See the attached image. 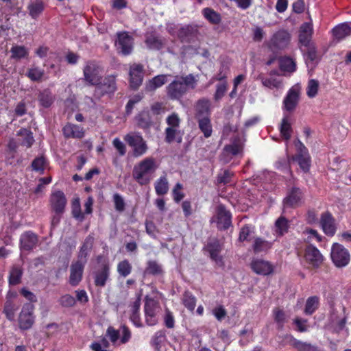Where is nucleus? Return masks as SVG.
Masks as SVG:
<instances>
[{
	"instance_id": "f257e3e1",
	"label": "nucleus",
	"mask_w": 351,
	"mask_h": 351,
	"mask_svg": "<svg viewBox=\"0 0 351 351\" xmlns=\"http://www.w3.org/2000/svg\"><path fill=\"white\" fill-rule=\"evenodd\" d=\"M197 76L190 73L186 75H176L166 87L167 97L171 100H180L190 90L197 86Z\"/></svg>"
},
{
	"instance_id": "b1692460",
	"label": "nucleus",
	"mask_w": 351,
	"mask_h": 351,
	"mask_svg": "<svg viewBox=\"0 0 351 351\" xmlns=\"http://www.w3.org/2000/svg\"><path fill=\"white\" fill-rule=\"evenodd\" d=\"M320 224L324 233L333 236L336 231L335 219L329 212L323 213L320 218Z\"/></svg>"
},
{
	"instance_id": "69168bd1",
	"label": "nucleus",
	"mask_w": 351,
	"mask_h": 351,
	"mask_svg": "<svg viewBox=\"0 0 351 351\" xmlns=\"http://www.w3.org/2000/svg\"><path fill=\"white\" fill-rule=\"evenodd\" d=\"M274 315L275 322L278 324V327L282 328L286 320L285 313L279 308H275L274 310Z\"/></svg>"
},
{
	"instance_id": "473e14b6",
	"label": "nucleus",
	"mask_w": 351,
	"mask_h": 351,
	"mask_svg": "<svg viewBox=\"0 0 351 351\" xmlns=\"http://www.w3.org/2000/svg\"><path fill=\"white\" fill-rule=\"evenodd\" d=\"M332 34L339 41L351 34V27L348 24L342 23L332 29Z\"/></svg>"
},
{
	"instance_id": "4468645a",
	"label": "nucleus",
	"mask_w": 351,
	"mask_h": 351,
	"mask_svg": "<svg viewBox=\"0 0 351 351\" xmlns=\"http://www.w3.org/2000/svg\"><path fill=\"white\" fill-rule=\"evenodd\" d=\"M50 206L53 213H64L66 205V199L61 191H56L51 194Z\"/></svg>"
},
{
	"instance_id": "37998d69",
	"label": "nucleus",
	"mask_w": 351,
	"mask_h": 351,
	"mask_svg": "<svg viewBox=\"0 0 351 351\" xmlns=\"http://www.w3.org/2000/svg\"><path fill=\"white\" fill-rule=\"evenodd\" d=\"M197 121L199 128L204 133V136L210 137L213 132L210 118L207 117L198 118Z\"/></svg>"
},
{
	"instance_id": "ddd939ff",
	"label": "nucleus",
	"mask_w": 351,
	"mask_h": 351,
	"mask_svg": "<svg viewBox=\"0 0 351 351\" xmlns=\"http://www.w3.org/2000/svg\"><path fill=\"white\" fill-rule=\"evenodd\" d=\"M176 34L182 42L191 43L197 38L199 32L197 26L187 25L179 27Z\"/></svg>"
},
{
	"instance_id": "774afa93",
	"label": "nucleus",
	"mask_w": 351,
	"mask_h": 351,
	"mask_svg": "<svg viewBox=\"0 0 351 351\" xmlns=\"http://www.w3.org/2000/svg\"><path fill=\"white\" fill-rule=\"evenodd\" d=\"M164 324L168 328H173L175 325V319L173 313L171 312L168 308L165 309V313L164 315Z\"/></svg>"
},
{
	"instance_id": "5fc2aeb1",
	"label": "nucleus",
	"mask_w": 351,
	"mask_h": 351,
	"mask_svg": "<svg viewBox=\"0 0 351 351\" xmlns=\"http://www.w3.org/2000/svg\"><path fill=\"white\" fill-rule=\"evenodd\" d=\"M38 99L40 105L45 108L49 107L53 101V97L51 93L48 90L42 92L39 95Z\"/></svg>"
},
{
	"instance_id": "864d4df0",
	"label": "nucleus",
	"mask_w": 351,
	"mask_h": 351,
	"mask_svg": "<svg viewBox=\"0 0 351 351\" xmlns=\"http://www.w3.org/2000/svg\"><path fill=\"white\" fill-rule=\"evenodd\" d=\"M182 300L185 307L191 311H194L196 305V298L191 293L184 292Z\"/></svg>"
},
{
	"instance_id": "f704fd0d",
	"label": "nucleus",
	"mask_w": 351,
	"mask_h": 351,
	"mask_svg": "<svg viewBox=\"0 0 351 351\" xmlns=\"http://www.w3.org/2000/svg\"><path fill=\"white\" fill-rule=\"evenodd\" d=\"M204 17L211 24L219 25L221 21V14L210 8H205L202 10Z\"/></svg>"
},
{
	"instance_id": "4be33fe9",
	"label": "nucleus",
	"mask_w": 351,
	"mask_h": 351,
	"mask_svg": "<svg viewBox=\"0 0 351 351\" xmlns=\"http://www.w3.org/2000/svg\"><path fill=\"white\" fill-rule=\"evenodd\" d=\"M299 87L293 86L289 89L283 101L284 107L287 111H293L295 108L299 101Z\"/></svg>"
},
{
	"instance_id": "c85d7f7f",
	"label": "nucleus",
	"mask_w": 351,
	"mask_h": 351,
	"mask_svg": "<svg viewBox=\"0 0 351 351\" xmlns=\"http://www.w3.org/2000/svg\"><path fill=\"white\" fill-rule=\"evenodd\" d=\"M168 75H158L149 80L145 86L146 92H154L167 82Z\"/></svg>"
},
{
	"instance_id": "49530a36",
	"label": "nucleus",
	"mask_w": 351,
	"mask_h": 351,
	"mask_svg": "<svg viewBox=\"0 0 351 351\" xmlns=\"http://www.w3.org/2000/svg\"><path fill=\"white\" fill-rule=\"evenodd\" d=\"M137 125L142 129H148L152 125V120L148 112H141L136 117Z\"/></svg>"
},
{
	"instance_id": "c9c22d12",
	"label": "nucleus",
	"mask_w": 351,
	"mask_h": 351,
	"mask_svg": "<svg viewBox=\"0 0 351 351\" xmlns=\"http://www.w3.org/2000/svg\"><path fill=\"white\" fill-rule=\"evenodd\" d=\"M345 325L346 319L344 317H339L334 312L331 313L329 319V323L328 325L330 328H332L335 331L338 332L342 330L344 328Z\"/></svg>"
},
{
	"instance_id": "4d7b16f0",
	"label": "nucleus",
	"mask_w": 351,
	"mask_h": 351,
	"mask_svg": "<svg viewBox=\"0 0 351 351\" xmlns=\"http://www.w3.org/2000/svg\"><path fill=\"white\" fill-rule=\"evenodd\" d=\"M292 346L297 349L298 351H317L316 348L311 344L295 339L293 340Z\"/></svg>"
},
{
	"instance_id": "a19ab883",
	"label": "nucleus",
	"mask_w": 351,
	"mask_h": 351,
	"mask_svg": "<svg viewBox=\"0 0 351 351\" xmlns=\"http://www.w3.org/2000/svg\"><path fill=\"white\" fill-rule=\"evenodd\" d=\"M145 274L153 276H160L163 274L162 265L156 261H148Z\"/></svg>"
},
{
	"instance_id": "ea45409f",
	"label": "nucleus",
	"mask_w": 351,
	"mask_h": 351,
	"mask_svg": "<svg viewBox=\"0 0 351 351\" xmlns=\"http://www.w3.org/2000/svg\"><path fill=\"white\" fill-rule=\"evenodd\" d=\"M279 67L282 71L293 73L295 71L296 65L293 59L285 56L279 58Z\"/></svg>"
},
{
	"instance_id": "2f4dec72",
	"label": "nucleus",
	"mask_w": 351,
	"mask_h": 351,
	"mask_svg": "<svg viewBox=\"0 0 351 351\" xmlns=\"http://www.w3.org/2000/svg\"><path fill=\"white\" fill-rule=\"evenodd\" d=\"M165 135V140L167 143H171L174 141L181 143L182 141V134L180 128H166Z\"/></svg>"
},
{
	"instance_id": "bf43d9fd",
	"label": "nucleus",
	"mask_w": 351,
	"mask_h": 351,
	"mask_svg": "<svg viewBox=\"0 0 351 351\" xmlns=\"http://www.w3.org/2000/svg\"><path fill=\"white\" fill-rule=\"evenodd\" d=\"M146 44L152 49H160L163 45L162 41L158 37L151 35L146 39Z\"/></svg>"
},
{
	"instance_id": "79ce46f5",
	"label": "nucleus",
	"mask_w": 351,
	"mask_h": 351,
	"mask_svg": "<svg viewBox=\"0 0 351 351\" xmlns=\"http://www.w3.org/2000/svg\"><path fill=\"white\" fill-rule=\"evenodd\" d=\"M17 135L19 136L22 137L21 139V145L23 146L27 147V148L30 147L34 142V139L32 135V132L26 129V128H21L17 132Z\"/></svg>"
},
{
	"instance_id": "0e129e2a",
	"label": "nucleus",
	"mask_w": 351,
	"mask_h": 351,
	"mask_svg": "<svg viewBox=\"0 0 351 351\" xmlns=\"http://www.w3.org/2000/svg\"><path fill=\"white\" fill-rule=\"evenodd\" d=\"M17 307L12 303L10 301H7L4 306V313L7 318L10 320H13L14 318V314Z\"/></svg>"
},
{
	"instance_id": "cd10ccee",
	"label": "nucleus",
	"mask_w": 351,
	"mask_h": 351,
	"mask_svg": "<svg viewBox=\"0 0 351 351\" xmlns=\"http://www.w3.org/2000/svg\"><path fill=\"white\" fill-rule=\"evenodd\" d=\"M62 131L66 138H82L84 136L83 128L73 123H67Z\"/></svg>"
},
{
	"instance_id": "3c124183",
	"label": "nucleus",
	"mask_w": 351,
	"mask_h": 351,
	"mask_svg": "<svg viewBox=\"0 0 351 351\" xmlns=\"http://www.w3.org/2000/svg\"><path fill=\"white\" fill-rule=\"evenodd\" d=\"M318 306L319 298L317 296L310 297L306 300L304 313L306 315H311L317 309Z\"/></svg>"
},
{
	"instance_id": "e2e57ef3",
	"label": "nucleus",
	"mask_w": 351,
	"mask_h": 351,
	"mask_svg": "<svg viewBox=\"0 0 351 351\" xmlns=\"http://www.w3.org/2000/svg\"><path fill=\"white\" fill-rule=\"evenodd\" d=\"M304 235H306V241L307 242H311L313 240H315L318 242L322 241L321 236L318 234L317 231L313 229L306 228L302 232Z\"/></svg>"
},
{
	"instance_id": "20e7f679",
	"label": "nucleus",
	"mask_w": 351,
	"mask_h": 351,
	"mask_svg": "<svg viewBox=\"0 0 351 351\" xmlns=\"http://www.w3.org/2000/svg\"><path fill=\"white\" fill-rule=\"evenodd\" d=\"M124 141L132 149V156L139 158L145 155L148 150L146 141L138 132H130L124 136Z\"/></svg>"
},
{
	"instance_id": "393cba45",
	"label": "nucleus",
	"mask_w": 351,
	"mask_h": 351,
	"mask_svg": "<svg viewBox=\"0 0 351 351\" xmlns=\"http://www.w3.org/2000/svg\"><path fill=\"white\" fill-rule=\"evenodd\" d=\"M243 142L237 136L232 142L223 147V153L228 156H233L242 154L243 149Z\"/></svg>"
},
{
	"instance_id": "72a5a7b5",
	"label": "nucleus",
	"mask_w": 351,
	"mask_h": 351,
	"mask_svg": "<svg viewBox=\"0 0 351 351\" xmlns=\"http://www.w3.org/2000/svg\"><path fill=\"white\" fill-rule=\"evenodd\" d=\"M272 246V243L266 241L261 237H256L254 240L252 249L254 253L267 252Z\"/></svg>"
},
{
	"instance_id": "052dcab7",
	"label": "nucleus",
	"mask_w": 351,
	"mask_h": 351,
	"mask_svg": "<svg viewBox=\"0 0 351 351\" xmlns=\"http://www.w3.org/2000/svg\"><path fill=\"white\" fill-rule=\"evenodd\" d=\"M230 70V62L228 61H223L221 63V66L219 70V73L215 77V79L218 81L223 80L226 78Z\"/></svg>"
},
{
	"instance_id": "6e6d98bb",
	"label": "nucleus",
	"mask_w": 351,
	"mask_h": 351,
	"mask_svg": "<svg viewBox=\"0 0 351 351\" xmlns=\"http://www.w3.org/2000/svg\"><path fill=\"white\" fill-rule=\"evenodd\" d=\"M319 83L317 80H310L306 87V95L310 98L315 97L319 89Z\"/></svg>"
},
{
	"instance_id": "de8ad7c7",
	"label": "nucleus",
	"mask_w": 351,
	"mask_h": 351,
	"mask_svg": "<svg viewBox=\"0 0 351 351\" xmlns=\"http://www.w3.org/2000/svg\"><path fill=\"white\" fill-rule=\"evenodd\" d=\"M165 341V334L163 331L156 332L152 337V344L156 351H162V345Z\"/></svg>"
},
{
	"instance_id": "a18cd8bd",
	"label": "nucleus",
	"mask_w": 351,
	"mask_h": 351,
	"mask_svg": "<svg viewBox=\"0 0 351 351\" xmlns=\"http://www.w3.org/2000/svg\"><path fill=\"white\" fill-rule=\"evenodd\" d=\"M10 52L12 53L11 58L14 60H21L22 58H26L29 56L28 49L21 45H14L11 49Z\"/></svg>"
},
{
	"instance_id": "39448f33",
	"label": "nucleus",
	"mask_w": 351,
	"mask_h": 351,
	"mask_svg": "<svg viewBox=\"0 0 351 351\" xmlns=\"http://www.w3.org/2000/svg\"><path fill=\"white\" fill-rule=\"evenodd\" d=\"M103 69L101 66L95 61H88L83 69V80L89 86H95L102 80Z\"/></svg>"
},
{
	"instance_id": "6e6552de",
	"label": "nucleus",
	"mask_w": 351,
	"mask_h": 351,
	"mask_svg": "<svg viewBox=\"0 0 351 351\" xmlns=\"http://www.w3.org/2000/svg\"><path fill=\"white\" fill-rule=\"evenodd\" d=\"M331 258L337 267H343L349 263L350 256L342 245L335 243L332 247Z\"/></svg>"
},
{
	"instance_id": "603ef678",
	"label": "nucleus",
	"mask_w": 351,
	"mask_h": 351,
	"mask_svg": "<svg viewBox=\"0 0 351 351\" xmlns=\"http://www.w3.org/2000/svg\"><path fill=\"white\" fill-rule=\"evenodd\" d=\"M45 71L38 66H32L29 69L26 75L34 82L40 81L44 76Z\"/></svg>"
},
{
	"instance_id": "680f3d73",
	"label": "nucleus",
	"mask_w": 351,
	"mask_h": 351,
	"mask_svg": "<svg viewBox=\"0 0 351 351\" xmlns=\"http://www.w3.org/2000/svg\"><path fill=\"white\" fill-rule=\"evenodd\" d=\"M46 159L43 156L36 158L32 162V169L36 171L43 172L46 167Z\"/></svg>"
},
{
	"instance_id": "4c0bfd02",
	"label": "nucleus",
	"mask_w": 351,
	"mask_h": 351,
	"mask_svg": "<svg viewBox=\"0 0 351 351\" xmlns=\"http://www.w3.org/2000/svg\"><path fill=\"white\" fill-rule=\"evenodd\" d=\"M292 132L291 124L289 117L287 116L284 117L280 126V135L285 140L289 141L291 137Z\"/></svg>"
},
{
	"instance_id": "e433bc0d",
	"label": "nucleus",
	"mask_w": 351,
	"mask_h": 351,
	"mask_svg": "<svg viewBox=\"0 0 351 351\" xmlns=\"http://www.w3.org/2000/svg\"><path fill=\"white\" fill-rule=\"evenodd\" d=\"M94 243V237L91 235H88L84 240L82 247H80L79 252V258L84 259V263L86 262V257L88 253L90 252L93 248Z\"/></svg>"
},
{
	"instance_id": "13d9d810",
	"label": "nucleus",
	"mask_w": 351,
	"mask_h": 351,
	"mask_svg": "<svg viewBox=\"0 0 351 351\" xmlns=\"http://www.w3.org/2000/svg\"><path fill=\"white\" fill-rule=\"evenodd\" d=\"M167 128H180L181 119L178 113L172 112L166 118Z\"/></svg>"
},
{
	"instance_id": "a211bd4d",
	"label": "nucleus",
	"mask_w": 351,
	"mask_h": 351,
	"mask_svg": "<svg viewBox=\"0 0 351 351\" xmlns=\"http://www.w3.org/2000/svg\"><path fill=\"white\" fill-rule=\"evenodd\" d=\"M250 267L253 271L258 275L267 276L274 271L273 265L270 262L263 259L257 258L252 261Z\"/></svg>"
},
{
	"instance_id": "58836bf2",
	"label": "nucleus",
	"mask_w": 351,
	"mask_h": 351,
	"mask_svg": "<svg viewBox=\"0 0 351 351\" xmlns=\"http://www.w3.org/2000/svg\"><path fill=\"white\" fill-rule=\"evenodd\" d=\"M289 221L283 216H280L275 222L274 231L278 236H282L288 232Z\"/></svg>"
},
{
	"instance_id": "c756f323",
	"label": "nucleus",
	"mask_w": 351,
	"mask_h": 351,
	"mask_svg": "<svg viewBox=\"0 0 351 351\" xmlns=\"http://www.w3.org/2000/svg\"><path fill=\"white\" fill-rule=\"evenodd\" d=\"M302 198V193L299 188H293L288 196L285 199L284 203L287 206H295L299 204Z\"/></svg>"
},
{
	"instance_id": "338daca9",
	"label": "nucleus",
	"mask_w": 351,
	"mask_h": 351,
	"mask_svg": "<svg viewBox=\"0 0 351 351\" xmlns=\"http://www.w3.org/2000/svg\"><path fill=\"white\" fill-rule=\"evenodd\" d=\"M182 189V185L180 183H177L172 191L173 199L177 203L180 202L184 197Z\"/></svg>"
},
{
	"instance_id": "bb28decb",
	"label": "nucleus",
	"mask_w": 351,
	"mask_h": 351,
	"mask_svg": "<svg viewBox=\"0 0 351 351\" xmlns=\"http://www.w3.org/2000/svg\"><path fill=\"white\" fill-rule=\"evenodd\" d=\"M313 34V26L309 23H303L300 29L299 32V42L304 46L308 47L311 45V38Z\"/></svg>"
},
{
	"instance_id": "2eb2a0df",
	"label": "nucleus",
	"mask_w": 351,
	"mask_h": 351,
	"mask_svg": "<svg viewBox=\"0 0 351 351\" xmlns=\"http://www.w3.org/2000/svg\"><path fill=\"white\" fill-rule=\"evenodd\" d=\"M295 146L298 149L299 154L293 158V160L298 161L300 168L304 172H307L309 170L311 164V160L307 149L299 140L295 142Z\"/></svg>"
},
{
	"instance_id": "8fccbe9b",
	"label": "nucleus",
	"mask_w": 351,
	"mask_h": 351,
	"mask_svg": "<svg viewBox=\"0 0 351 351\" xmlns=\"http://www.w3.org/2000/svg\"><path fill=\"white\" fill-rule=\"evenodd\" d=\"M132 266L128 260L120 261L117 265V271L119 274L125 278L132 272Z\"/></svg>"
},
{
	"instance_id": "c03bdc74",
	"label": "nucleus",
	"mask_w": 351,
	"mask_h": 351,
	"mask_svg": "<svg viewBox=\"0 0 351 351\" xmlns=\"http://www.w3.org/2000/svg\"><path fill=\"white\" fill-rule=\"evenodd\" d=\"M29 14L33 18L36 19L43 11L44 4L40 0H36L31 2L28 6Z\"/></svg>"
},
{
	"instance_id": "5701e85b",
	"label": "nucleus",
	"mask_w": 351,
	"mask_h": 351,
	"mask_svg": "<svg viewBox=\"0 0 351 351\" xmlns=\"http://www.w3.org/2000/svg\"><path fill=\"white\" fill-rule=\"evenodd\" d=\"M110 276V265L108 263L102 264L95 272V285L103 287L106 285Z\"/></svg>"
},
{
	"instance_id": "6ab92c4d",
	"label": "nucleus",
	"mask_w": 351,
	"mask_h": 351,
	"mask_svg": "<svg viewBox=\"0 0 351 351\" xmlns=\"http://www.w3.org/2000/svg\"><path fill=\"white\" fill-rule=\"evenodd\" d=\"M231 213L224 206L219 205L217 208V223L220 230L228 229L231 225Z\"/></svg>"
},
{
	"instance_id": "1a4fd4ad",
	"label": "nucleus",
	"mask_w": 351,
	"mask_h": 351,
	"mask_svg": "<svg viewBox=\"0 0 351 351\" xmlns=\"http://www.w3.org/2000/svg\"><path fill=\"white\" fill-rule=\"evenodd\" d=\"M117 36L115 47L119 53L124 56L130 54L133 49V38L126 32H119Z\"/></svg>"
},
{
	"instance_id": "f8f14e48",
	"label": "nucleus",
	"mask_w": 351,
	"mask_h": 351,
	"mask_svg": "<svg viewBox=\"0 0 351 351\" xmlns=\"http://www.w3.org/2000/svg\"><path fill=\"white\" fill-rule=\"evenodd\" d=\"M304 258L306 261L314 268L319 267L324 261V257L319 250L313 245L306 247Z\"/></svg>"
},
{
	"instance_id": "a878e982",
	"label": "nucleus",
	"mask_w": 351,
	"mask_h": 351,
	"mask_svg": "<svg viewBox=\"0 0 351 351\" xmlns=\"http://www.w3.org/2000/svg\"><path fill=\"white\" fill-rule=\"evenodd\" d=\"M210 109L211 102L209 99L206 98L199 99L195 105L196 118L209 117Z\"/></svg>"
},
{
	"instance_id": "f03ea898",
	"label": "nucleus",
	"mask_w": 351,
	"mask_h": 351,
	"mask_svg": "<svg viewBox=\"0 0 351 351\" xmlns=\"http://www.w3.org/2000/svg\"><path fill=\"white\" fill-rule=\"evenodd\" d=\"M158 168L156 158L152 156L146 157L134 165L132 177L140 185H146L150 182L152 175Z\"/></svg>"
},
{
	"instance_id": "7ed1b4c3",
	"label": "nucleus",
	"mask_w": 351,
	"mask_h": 351,
	"mask_svg": "<svg viewBox=\"0 0 351 351\" xmlns=\"http://www.w3.org/2000/svg\"><path fill=\"white\" fill-rule=\"evenodd\" d=\"M143 311L145 322L147 326H154L158 324L162 313V307L158 300L146 295Z\"/></svg>"
},
{
	"instance_id": "0eeeda50",
	"label": "nucleus",
	"mask_w": 351,
	"mask_h": 351,
	"mask_svg": "<svg viewBox=\"0 0 351 351\" xmlns=\"http://www.w3.org/2000/svg\"><path fill=\"white\" fill-rule=\"evenodd\" d=\"M290 41V34L286 30L280 29L273 34L267 46L274 51L283 50L289 46Z\"/></svg>"
},
{
	"instance_id": "9d476101",
	"label": "nucleus",
	"mask_w": 351,
	"mask_h": 351,
	"mask_svg": "<svg viewBox=\"0 0 351 351\" xmlns=\"http://www.w3.org/2000/svg\"><path fill=\"white\" fill-rule=\"evenodd\" d=\"M258 79L263 86L269 89H281L283 88V80L280 77L277 70H272L269 73V77L259 75Z\"/></svg>"
},
{
	"instance_id": "9b49d317",
	"label": "nucleus",
	"mask_w": 351,
	"mask_h": 351,
	"mask_svg": "<svg viewBox=\"0 0 351 351\" xmlns=\"http://www.w3.org/2000/svg\"><path fill=\"white\" fill-rule=\"evenodd\" d=\"M33 310L34 306L31 303L23 305L19 318V326L21 329H29L33 325Z\"/></svg>"
},
{
	"instance_id": "412c9836",
	"label": "nucleus",
	"mask_w": 351,
	"mask_h": 351,
	"mask_svg": "<svg viewBox=\"0 0 351 351\" xmlns=\"http://www.w3.org/2000/svg\"><path fill=\"white\" fill-rule=\"evenodd\" d=\"M38 242V237L32 231L24 232L20 238V246L23 250L30 251L33 250Z\"/></svg>"
},
{
	"instance_id": "f3484780",
	"label": "nucleus",
	"mask_w": 351,
	"mask_h": 351,
	"mask_svg": "<svg viewBox=\"0 0 351 351\" xmlns=\"http://www.w3.org/2000/svg\"><path fill=\"white\" fill-rule=\"evenodd\" d=\"M130 84L134 89L138 88L143 79V66L141 64H133L130 68Z\"/></svg>"
},
{
	"instance_id": "7c9ffc66",
	"label": "nucleus",
	"mask_w": 351,
	"mask_h": 351,
	"mask_svg": "<svg viewBox=\"0 0 351 351\" xmlns=\"http://www.w3.org/2000/svg\"><path fill=\"white\" fill-rule=\"evenodd\" d=\"M23 274V269L21 265H14L10 271L9 283L11 285H16L21 283Z\"/></svg>"
},
{
	"instance_id": "09e8293b",
	"label": "nucleus",
	"mask_w": 351,
	"mask_h": 351,
	"mask_svg": "<svg viewBox=\"0 0 351 351\" xmlns=\"http://www.w3.org/2000/svg\"><path fill=\"white\" fill-rule=\"evenodd\" d=\"M156 193L159 195H163L168 192L169 184L166 176L160 177L155 183Z\"/></svg>"
},
{
	"instance_id": "aec40b11",
	"label": "nucleus",
	"mask_w": 351,
	"mask_h": 351,
	"mask_svg": "<svg viewBox=\"0 0 351 351\" xmlns=\"http://www.w3.org/2000/svg\"><path fill=\"white\" fill-rule=\"evenodd\" d=\"M84 267V262L77 261L71 264L70 267L69 283L72 286H77L82 280Z\"/></svg>"
},
{
	"instance_id": "423d86ee",
	"label": "nucleus",
	"mask_w": 351,
	"mask_h": 351,
	"mask_svg": "<svg viewBox=\"0 0 351 351\" xmlns=\"http://www.w3.org/2000/svg\"><path fill=\"white\" fill-rule=\"evenodd\" d=\"M117 75H108L104 78L99 81L96 84L94 96L98 99L101 98L105 95H112L117 90Z\"/></svg>"
},
{
	"instance_id": "dca6fc26",
	"label": "nucleus",
	"mask_w": 351,
	"mask_h": 351,
	"mask_svg": "<svg viewBox=\"0 0 351 351\" xmlns=\"http://www.w3.org/2000/svg\"><path fill=\"white\" fill-rule=\"evenodd\" d=\"M205 249L208 252L210 258L215 262V263L221 267H224V262L223 257L219 255L222 250V245L217 240H214L209 242Z\"/></svg>"
}]
</instances>
